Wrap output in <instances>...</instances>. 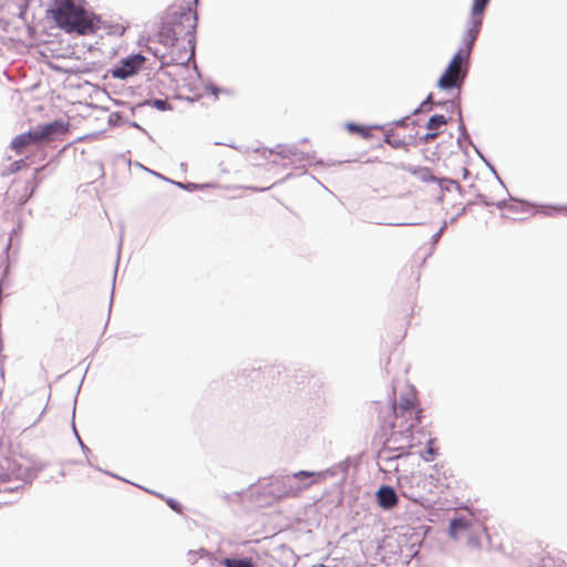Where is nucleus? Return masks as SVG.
Returning <instances> with one entry per match:
<instances>
[{"mask_svg":"<svg viewBox=\"0 0 567 567\" xmlns=\"http://www.w3.org/2000/svg\"><path fill=\"white\" fill-rule=\"evenodd\" d=\"M422 417L423 409L414 391L401 395L391 406L380 410V427L386 436V446L403 455L421 445L417 435L425 436V431L416 427Z\"/></svg>","mask_w":567,"mask_h":567,"instance_id":"obj_1","label":"nucleus"},{"mask_svg":"<svg viewBox=\"0 0 567 567\" xmlns=\"http://www.w3.org/2000/svg\"><path fill=\"white\" fill-rule=\"evenodd\" d=\"M169 8L158 31V42L171 49L172 60L188 61L195 50L198 0H179Z\"/></svg>","mask_w":567,"mask_h":567,"instance_id":"obj_2","label":"nucleus"},{"mask_svg":"<svg viewBox=\"0 0 567 567\" xmlns=\"http://www.w3.org/2000/svg\"><path fill=\"white\" fill-rule=\"evenodd\" d=\"M489 0H474L472 7V25L464 35V47L458 49L449 63L445 72L439 80V86L443 90L458 87L465 78L466 69L462 65L468 60L473 45L482 28V17Z\"/></svg>","mask_w":567,"mask_h":567,"instance_id":"obj_3","label":"nucleus"},{"mask_svg":"<svg viewBox=\"0 0 567 567\" xmlns=\"http://www.w3.org/2000/svg\"><path fill=\"white\" fill-rule=\"evenodd\" d=\"M52 13L58 25L66 32L82 35L94 32L92 14L85 9L84 0H55Z\"/></svg>","mask_w":567,"mask_h":567,"instance_id":"obj_4","label":"nucleus"},{"mask_svg":"<svg viewBox=\"0 0 567 567\" xmlns=\"http://www.w3.org/2000/svg\"><path fill=\"white\" fill-rule=\"evenodd\" d=\"M324 478L323 473L311 471H299L291 475L274 477L275 494L280 501L296 498Z\"/></svg>","mask_w":567,"mask_h":567,"instance_id":"obj_5","label":"nucleus"},{"mask_svg":"<svg viewBox=\"0 0 567 567\" xmlns=\"http://www.w3.org/2000/svg\"><path fill=\"white\" fill-rule=\"evenodd\" d=\"M65 132V124L60 121H54L16 136L11 142V148L20 154L32 144L42 143L53 135L63 134Z\"/></svg>","mask_w":567,"mask_h":567,"instance_id":"obj_6","label":"nucleus"},{"mask_svg":"<svg viewBox=\"0 0 567 567\" xmlns=\"http://www.w3.org/2000/svg\"><path fill=\"white\" fill-rule=\"evenodd\" d=\"M398 484L402 495L414 503H421L432 494V486L429 485L426 475H404L399 477Z\"/></svg>","mask_w":567,"mask_h":567,"instance_id":"obj_7","label":"nucleus"},{"mask_svg":"<svg viewBox=\"0 0 567 567\" xmlns=\"http://www.w3.org/2000/svg\"><path fill=\"white\" fill-rule=\"evenodd\" d=\"M274 477L258 482L256 485L249 486L247 489L237 493L236 496L240 501L255 502L258 505H268L274 501H280L277 498L274 489Z\"/></svg>","mask_w":567,"mask_h":567,"instance_id":"obj_8","label":"nucleus"},{"mask_svg":"<svg viewBox=\"0 0 567 567\" xmlns=\"http://www.w3.org/2000/svg\"><path fill=\"white\" fill-rule=\"evenodd\" d=\"M429 485L434 488H452L456 484V480L451 468L445 467L443 464H435L432 466L429 475Z\"/></svg>","mask_w":567,"mask_h":567,"instance_id":"obj_9","label":"nucleus"},{"mask_svg":"<svg viewBox=\"0 0 567 567\" xmlns=\"http://www.w3.org/2000/svg\"><path fill=\"white\" fill-rule=\"evenodd\" d=\"M145 58L142 54H134L121 60L113 69L112 75L116 79H126L134 75L144 65Z\"/></svg>","mask_w":567,"mask_h":567,"instance_id":"obj_10","label":"nucleus"},{"mask_svg":"<svg viewBox=\"0 0 567 567\" xmlns=\"http://www.w3.org/2000/svg\"><path fill=\"white\" fill-rule=\"evenodd\" d=\"M405 127L404 121L395 123V126L386 132L385 142L394 148L406 146L411 137L400 133V130H405Z\"/></svg>","mask_w":567,"mask_h":567,"instance_id":"obj_11","label":"nucleus"},{"mask_svg":"<svg viewBox=\"0 0 567 567\" xmlns=\"http://www.w3.org/2000/svg\"><path fill=\"white\" fill-rule=\"evenodd\" d=\"M375 496L379 506L385 511L394 508L399 503V497L394 488L388 485L381 486Z\"/></svg>","mask_w":567,"mask_h":567,"instance_id":"obj_12","label":"nucleus"},{"mask_svg":"<svg viewBox=\"0 0 567 567\" xmlns=\"http://www.w3.org/2000/svg\"><path fill=\"white\" fill-rule=\"evenodd\" d=\"M446 124L447 121L444 115H433L426 123V128L429 132L421 137V141L423 143H431L440 135V128Z\"/></svg>","mask_w":567,"mask_h":567,"instance_id":"obj_13","label":"nucleus"},{"mask_svg":"<svg viewBox=\"0 0 567 567\" xmlns=\"http://www.w3.org/2000/svg\"><path fill=\"white\" fill-rule=\"evenodd\" d=\"M278 157V154L274 153L270 150L262 148V150H255L248 155L249 162L255 166H261L262 163L260 159H265L267 163H276V159Z\"/></svg>","mask_w":567,"mask_h":567,"instance_id":"obj_14","label":"nucleus"},{"mask_svg":"<svg viewBox=\"0 0 567 567\" xmlns=\"http://www.w3.org/2000/svg\"><path fill=\"white\" fill-rule=\"evenodd\" d=\"M347 130L352 134H358L362 136L363 138H370L371 137V131L372 127L354 124V123H347L346 125Z\"/></svg>","mask_w":567,"mask_h":567,"instance_id":"obj_15","label":"nucleus"},{"mask_svg":"<svg viewBox=\"0 0 567 567\" xmlns=\"http://www.w3.org/2000/svg\"><path fill=\"white\" fill-rule=\"evenodd\" d=\"M423 437L426 439L427 449L424 453L421 454V456L424 461L429 462L432 461L436 455V450H434V447L432 446L435 440L426 434Z\"/></svg>","mask_w":567,"mask_h":567,"instance_id":"obj_16","label":"nucleus"},{"mask_svg":"<svg viewBox=\"0 0 567 567\" xmlns=\"http://www.w3.org/2000/svg\"><path fill=\"white\" fill-rule=\"evenodd\" d=\"M224 565L226 567H254V563L250 558L247 559H230L226 558L224 560Z\"/></svg>","mask_w":567,"mask_h":567,"instance_id":"obj_17","label":"nucleus"},{"mask_svg":"<svg viewBox=\"0 0 567 567\" xmlns=\"http://www.w3.org/2000/svg\"><path fill=\"white\" fill-rule=\"evenodd\" d=\"M458 526L464 527V526H465V524H464L462 520H453V522L451 523V532H452V533H455V530H456V528H457Z\"/></svg>","mask_w":567,"mask_h":567,"instance_id":"obj_18","label":"nucleus"},{"mask_svg":"<svg viewBox=\"0 0 567 567\" xmlns=\"http://www.w3.org/2000/svg\"><path fill=\"white\" fill-rule=\"evenodd\" d=\"M155 105H156L157 109L164 110L165 109V101L156 100L155 101Z\"/></svg>","mask_w":567,"mask_h":567,"instance_id":"obj_19","label":"nucleus"},{"mask_svg":"<svg viewBox=\"0 0 567 567\" xmlns=\"http://www.w3.org/2000/svg\"><path fill=\"white\" fill-rule=\"evenodd\" d=\"M169 506L175 509L174 503L168 502Z\"/></svg>","mask_w":567,"mask_h":567,"instance_id":"obj_20","label":"nucleus"}]
</instances>
